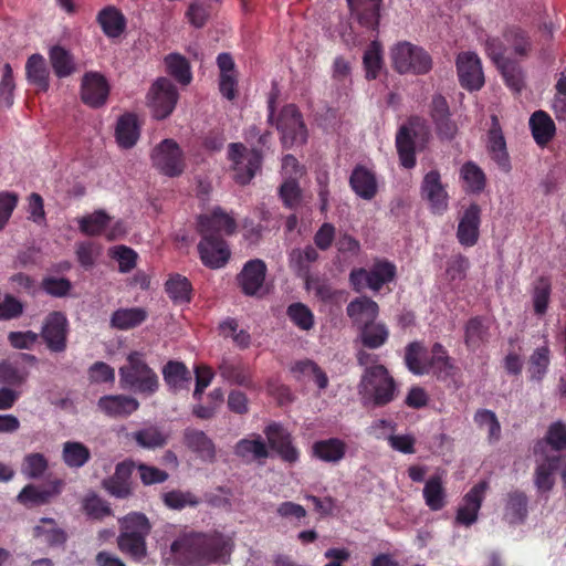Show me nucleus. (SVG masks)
Instances as JSON below:
<instances>
[{
  "mask_svg": "<svg viewBox=\"0 0 566 566\" xmlns=\"http://www.w3.org/2000/svg\"><path fill=\"white\" fill-rule=\"evenodd\" d=\"M460 177L465 184L468 193H480L485 189L486 176L474 161L463 164L460 169Z\"/></svg>",
  "mask_w": 566,
  "mask_h": 566,
  "instance_id": "603ef678",
  "label": "nucleus"
},
{
  "mask_svg": "<svg viewBox=\"0 0 566 566\" xmlns=\"http://www.w3.org/2000/svg\"><path fill=\"white\" fill-rule=\"evenodd\" d=\"M319 258L317 250L312 245H306L304 249H293L290 253V265L295 273L308 279L311 265Z\"/></svg>",
  "mask_w": 566,
  "mask_h": 566,
  "instance_id": "c03bdc74",
  "label": "nucleus"
},
{
  "mask_svg": "<svg viewBox=\"0 0 566 566\" xmlns=\"http://www.w3.org/2000/svg\"><path fill=\"white\" fill-rule=\"evenodd\" d=\"M551 364V350L548 346L536 348L528 359L527 371L530 379L533 381H542L548 371Z\"/></svg>",
  "mask_w": 566,
  "mask_h": 566,
  "instance_id": "5fc2aeb1",
  "label": "nucleus"
},
{
  "mask_svg": "<svg viewBox=\"0 0 566 566\" xmlns=\"http://www.w3.org/2000/svg\"><path fill=\"white\" fill-rule=\"evenodd\" d=\"M347 444L339 438L318 440L312 446V457L332 464L340 462L345 458Z\"/></svg>",
  "mask_w": 566,
  "mask_h": 566,
  "instance_id": "c85d7f7f",
  "label": "nucleus"
},
{
  "mask_svg": "<svg viewBox=\"0 0 566 566\" xmlns=\"http://www.w3.org/2000/svg\"><path fill=\"white\" fill-rule=\"evenodd\" d=\"M270 448L277 453L282 461L290 464L300 459V450L293 444L292 434L277 422L270 423L264 429Z\"/></svg>",
  "mask_w": 566,
  "mask_h": 566,
  "instance_id": "4468645a",
  "label": "nucleus"
},
{
  "mask_svg": "<svg viewBox=\"0 0 566 566\" xmlns=\"http://www.w3.org/2000/svg\"><path fill=\"white\" fill-rule=\"evenodd\" d=\"M358 394L364 406L384 407L395 400L397 382L381 364L366 367L358 384Z\"/></svg>",
  "mask_w": 566,
  "mask_h": 566,
  "instance_id": "7ed1b4c3",
  "label": "nucleus"
},
{
  "mask_svg": "<svg viewBox=\"0 0 566 566\" xmlns=\"http://www.w3.org/2000/svg\"><path fill=\"white\" fill-rule=\"evenodd\" d=\"M117 546L123 554L128 555L136 562L143 560L147 556L146 538H143L142 536L119 533L117 537Z\"/></svg>",
  "mask_w": 566,
  "mask_h": 566,
  "instance_id": "4d7b16f0",
  "label": "nucleus"
},
{
  "mask_svg": "<svg viewBox=\"0 0 566 566\" xmlns=\"http://www.w3.org/2000/svg\"><path fill=\"white\" fill-rule=\"evenodd\" d=\"M222 551V541L205 533L185 534L171 544V552L189 566H207L217 562Z\"/></svg>",
  "mask_w": 566,
  "mask_h": 566,
  "instance_id": "f03ea898",
  "label": "nucleus"
},
{
  "mask_svg": "<svg viewBox=\"0 0 566 566\" xmlns=\"http://www.w3.org/2000/svg\"><path fill=\"white\" fill-rule=\"evenodd\" d=\"M421 195L429 201L434 213L441 214L448 209L449 197L438 170H430L424 175L421 184Z\"/></svg>",
  "mask_w": 566,
  "mask_h": 566,
  "instance_id": "412c9836",
  "label": "nucleus"
},
{
  "mask_svg": "<svg viewBox=\"0 0 566 566\" xmlns=\"http://www.w3.org/2000/svg\"><path fill=\"white\" fill-rule=\"evenodd\" d=\"M29 377V371L24 367L9 360L0 361V384L8 387H19L23 385Z\"/></svg>",
  "mask_w": 566,
  "mask_h": 566,
  "instance_id": "052dcab7",
  "label": "nucleus"
},
{
  "mask_svg": "<svg viewBox=\"0 0 566 566\" xmlns=\"http://www.w3.org/2000/svg\"><path fill=\"white\" fill-rule=\"evenodd\" d=\"M184 442L202 460L213 462L216 459V446L213 441L201 430L187 428L184 431Z\"/></svg>",
  "mask_w": 566,
  "mask_h": 566,
  "instance_id": "2f4dec72",
  "label": "nucleus"
},
{
  "mask_svg": "<svg viewBox=\"0 0 566 566\" xmlns=\"http://www.w3.org/2000/svg\"><path fill=\"white\" fill-rule=\"evenodd\" d=\"M97 406L108 417L118 418L130 416L139 408V402L130 396L107 395L98 399Z\"/></svg>",
  "mask_w": 566,
  "mask_h": 566,
  "instance_id": "cd10ccee",
  "label": "nucleus"
},
{
  "mask_svg": "<svg viewBox=\"0 0 566 566\" xmlns=\"http://www.w3.org/2000/svg\"><path fill=\"white\" fill-rule=\"evenodd\" d=\"M403 359L411 374L432 375L440 381L453 379L459 370L441 343H434L428 350L422 343L411 342L405 348Z\"/></svg>",
  "mask_w": 566,
  "mask_h": 566,
  "instance_id": "f257e3e1",
  "label": "nucleus"
},
{
  "mask_svg": "<svg viewBox=\"0 0 566 566\" xmlns=\"http://www.w3.org/2000/svg\"><path fill=\"white\" fill-rule=\"evenodd\" d=\"M422 495L431 511H440L447 504V492L441 475H431L424 483Z\"/></svg>",
  "mask_w": 566,
  "mask_h": 566,
  "instance_id": "58836bf2",
  "label": "nucleus"
},
{
  "mask_svg": "<svg viewBox=\"0 0 566 566\" xmlns=\"http://www.w3.org/2000/svg\"><path fill=\"white\" fill-rule=\"evenodd\" d=\"M546 446L557 452L566 450V424L563 421L558 420L549 424L544 439L535 443L534 454H547Z\"/></svg>",
  "mask_w": 566,
  "mask_h": 566,
  "instance_id": "f704fd0d",
  "label": "nucleus"
},
{
  "mask_svg": "<svg viewBox=\"0 0 566 566\" xmlns=\"http://www.w3.org/2000/svg\"><path fill=\"white\" fill-rule=\"evenodd\" d=\"M97 21L106 35H120L126 28L124 14L113 6L99 11Z\"/></svg>",
  "mask_w": 566,
  "mask_h": 566,
  "instance_id": "8fccbe9b",
  "label": "nucleus"
},
{
  "mask_svg": "<svg viewBox=\"0 0 566 566\" xmlns=\"http://www.w3.org/2000/svg\"><path fill=\"white\" fill-rule=\"evenodd\" d=\"M489 325L481 316L471 317L464 328V343L469 350L475 352L489 340Z\"/></svg>",
  "mask_w": 566,
  "mask_h": 566,
  "instance_id": "4c0bfd02",
  "label": "nucleus"
},
{
  "mask_svg": "<svg viewBox=\"0 0 566 566\" xmlns=\"http://www.w3.org/2000/svg\"><path fill=\"white\" fill-rule=\"evenodd\" d=\"M352 190L364 200H371L378 192V181L375 171L364 165H356L349 176Z\"/></svg>",
  "mask_w": 566,
  "mask_h": 566,
  "instance_id": "b1692460",
  "label": "nucleus"
},
{
  "mask_svg": "<svg viewBox=\"0 0 566 566\" xmlns=\"http://www.w3.org/2000/svg\"><path fill=\"white\" fill-rule=\"evenodd\" d=\"M397 275L395 263L387 259H375L371 266L353 269L349 283L354 291L361 292L365 287L379 292L385 284L392 282Z\"/></svg>",
  "mask_w": 566,
  "mask_h": 566,
  "instance_id": "39448f33",
  "label": "nucleus"
},
{
  "mask_svg": "<svg viewBox=\"0 0 566 566\" xmlns=\"http://www.w3.org/2000/svg\"><path fill=\"white\" fill-rule=\"evenodd\" d=\"M474 422L479 427H488L490 442L499 441L501 438V424L496 415L489 409H479L474 415Z\"/></svg>",
  "mask_w": 566,
  "mask_h": 566,
  "instance_id": "69168bd1",
  "label": "nucleus"
},
{
  "mask_svg": "<svg viewBox=\"0 0 566 566\" xmlns=\"http://www.w3.org/2000/svg\"><path fill=\"white\" fill-rule=\"evenodd\" d=\"M528 516V497L521 490H512L506 493L503 505V521L509 525L525 523Z\"/></svg>",
  "mask_w": 566,
  "mask_h": 566,
  "instance_id": "5701e85b",
  "label": "nucleus"
},
{
  "mask_svg": "<svg viewBox=\"0 0 566 566\" xmlns=\"http://www.w3.org/2000/svg\"><path fill=\"white\" fill-rule=\"evenodd\" d=\"M83 510L86 515L94 520H102L112 515L109 504L96 494L87 495L83 501Z\"/></svg>",
  "mask_w": 566,
  "mask_h": 566,
  "instance_id": "774afa93",
  "label": "nucleus"
},
{
  "mask_svg": "<svg viewBox=\"0 0 566 566\" xmlns=\"http://www.w3.org/2000/svg\"><path fill=\"white\" fill-rule=\"evenodd\" d=\"M178 99V90L167 77L157 78L147 94V105L157 120L168 118L175 111Z\"/></svg>",
  "mask_w": 566,
  "mask_h": 566,
  "instance_id": "1a4fd4ad",
  "label": "nucleus"
},
{
  "mask_svg": "<svg viewBox=\"0 0 566 566\" xmlns=\"http://www.w3.org/2000/svg\"><path fill=\"white\" fill-rule=\"evenodd\" d=\"M279 197L284 207L289 209H296L302 200V190L298 181L294 177H290L279 188Z\"/></svg>",
  "mask_w": 566,
  "mask_h": 566,
  "instance_id": "680f3d73",
  "label": "nucleus"
},
{
  "mask_svg": "<svg viewBox=\"0 0 566 566\" xmlns=\"http://www.w3.org/2000/svg\"><path fill=\"white\" fill-rule=\"evenodd\" d=\"M534 471V485L538 493H549L555 485V473L560 463V457L555 454H537Z\"/></svg>",
  "mask_w": 566,
  "mask_h": 566,
  "instance_id": "4be33fe9",
  "label": "nucleus"
},
{
  "mask_svg": "<svg viewBox=\"0 0 566 566\" xmlns=\"http://www.w3.org/2000/svg\"><path fill=\"white\" fill-rule=\"evenodd\" d=\"M150 160L159 174L169 178L181 176L187 167L185 153L172 138L157 144L150 153Z\"/></svg>",
  "mask_w": 566,
  "mask_h": 566,
  "instance_id": "0eeeda50",
  "label": "nucleus"
},
{
  "mask_svg": "<svg viewBox=\"0 0 566 566\" xmlns=\"http://www.w3.org/2000/svg\"><path fill=\"white\" fill-rule=\"evenodd\" d=\"M268 268L263 260L252 259L244 263L237 275V283L247 296H258L265 282Z\"/></svg>",
  "mask_w": 566,
  "mask_h": 566,
  "instance_id": "f3484780",
  "label": "nucleus"
},
{
  "mask_svg": "<svg viewBox=\"0 0 566 566\" xmlns=\"http://www.w3.org/2000/svg\"><path fill=\"white\" fill-rule=\"evenodd\" d=\"M488 482L481 481L463 496V504L459 506L455 515V523L463 526H471L478 521L479 511L482 506Z\"/></svg>",
  "mask_w": 566,
  "mask_h": 566,
  "instance_id": "aec40b11",
  "label": "nucleus"
},
{
  "mask_svg": "<svg viewBox=\"0 0 566 566\" xmlns=\"http://www.w3.org/2000/svg\"><path fill=\"white\" fill-rule=\"evenodd\" d=\"M53 492L50 490L40 489L33 484L25 485L18 494L17 500L25 506H35L46 504Z\"/></svg>",
  "mask_w": 566,
  "mask_h": 566,
  "instance_id": "e2e57ef3",
  "label": "nucleus"
},
{
  "mask_svg": "<svg viewBox=\"0 0 566 566\" xmlns=\"http://www.w3.org/2000/svg\"><path fill=\"white\" fill-rule=\"evenodd\" d=\"M167 73L181 85H189L192 73L189 61L179 53H170L165 57Z\"/></svg>",
  "mask_w": 566,
  "mask_h": 566,
  "instance_id": "09e8293b",
  "label": "nucleus"
},
{
  "mask_svg": "<svg viewBox=\"0 0 566 566\" xmlns=\"http://www.w3.org/2000/svg\"><path fill=\"white\" fill-rule=\"evenodd\" d=\"M552 294V281L548 276L541 275L533 283L532 303L534 313L544 316L547 313Z\"/></svg>",
  "mask_w": 566,
  "mask_h": 566,
  "instance_id": "a18cd8bd",
  "label": "nucleus"
},
{
  "mask_svg": "<svg viewBox=\"0 0 566 566\" xmlns=\"http://www.w3.org/2000/svg\"><path fill=\"white\" fill-rule=\"evenodd\" d=\"M416 137L417 133L407 124L401 125L396 134V149L400 165L411 169L416 166Z\"/></svg>",
  "mask_w": 566,
  "mask_h": 566,
  "instance_id": "a878e982",
  "label": "nucleus"
},
{
  "mask_svg": "<svg viewBox=\"0 0 566 566\" xmlns=\"http://www.w3.org/2000/svg\"><path fill=\"white\" fill-rule=\"evenodd\" d=\"M28 81L35 85L40 91L49 90V70L44 57L41 54H32L25 64Z\"/></svg>",
  "mask_w": 566,
  "mask_h": 566,
  "instance_id": "79ce46f5",
  "label": "nucleus"
},
{
  "mask_svg": "<svg viewBox=\"0 0 566 566\" xmlns=\"http://www.w3.org/2000/svg\"><path fill=\"white\" fill-rule=\"evenodd\" d=\"M115 137L122 148L128 149L135 146L139 138V126L135 114L126 113L118 118Z\"/></svg>",
  "mask_w": 566,
  "mask_h": 566,
  "instance_id": "c9c22d12",
  "label": "nucleus"
},
{
  "mask_svg": "<svg viewBox=\"0 0 566 566\" xmlns=\"http://www.w3.org/2000/svg\"><path fill=\"white\" fill-rule=\"evenodd\" d=\"M138 446L147 449L161 448L167 443V437L156 427H148L134 432Z\"/></svg>",
  "mask_w": 566,
  "mask_h": 566,
  "instance_id": "0e129e2a",
  "label": "nucleus"
},
{
  "mask_svg": "<svg viewBox=\"0 0 566 566\" xmlns=\"http://www.w3.org/2000/svg\"><path fill=\"white\" fill-rule=\"evenodd\" d=\"M482 209L476 202H471L459 218L457 239L462 247H474L480 238Z\"/></svg>",
  "mask_w": 566,
  "mask_h": 566,
  "instance_id": "dca6fc26",
  "label": "nucleus"
},
{
  "mask_svg": "<svg viewBox=\"0 0 566 566\" xmlns=\"http://www.w3.org/2000/svg\"><path fill=\"white\" fill-rule=\"evenodd\" d=\"M346 314L358 328L373 323L379 315L378 304L368 296H359L349 302Z\"/></svg>",
  "mask_w": 566,
  "mask_h": 566,
  "instance_id": "393cba45",
  "label": "nucleus"
},
{
  "mask_svg": "<svg viewBox=\"0 0 566 566\" xmlns=\"http://www.w3.org/2000/svg\"><path fill=\"white\" fill-rule=\"evenodd\" d=\"M118 374L123 389L144 396H153L159 389L158 375L146 363L144 355L139 352L128 354L126 364L119 368Z\"/></svg>",
  "mask_w": 566,
  "mask_h": 566,
  "instance_id": "20e7f679",
  "label": "nucleus"
},
{
  "mask_svg": "<svg viewBox=\"0 0 566 566\" xmlns=\"http://www.w3.org/2000/svg\"><path fill=\"white\" fill-rule=\"evenodd\" d=\"M148 317L143 307L118 308L111 316V327L119 331L133 329L142 325Z\"/></svg>",
  "mask_w": 566,
  "mask_h": 566,
  "instance_id": "e433bc0d",
  "label": "nucleus"
},
{
  "mask_svg": "<svg viewBox=\"0 0 566 566\" xmlns=\"http://www.w3.org/2000/svg\"><path fill=\"white\" fill-rule=\"evenodd\" d=\"M75 254L81 266L88 270L95 265L101 254V247L93 241H82L76 243Z\"/></svg>",
  "mask_w": 566,
  "mask_h": 566,
  "instance_id": "338daca9",
  "label": "nucleus"
},
{
  "mask_svg": "<svg viewBox=\"0 0 566 566\" xmlns=\"http://www.w3.org/2000/svg\"><path fill=\"white\" fill-rule=\"evenodd\" d=\"M491 45L494 44L491 43ZM489 50L492 55V61L497 66V69L501 70L506 85L515 92H521L524 86V81L520 66L516 65L512 60L505 62L503 55L493 51L492 46H490Z\"/></svg>",
  "mask_w": 566,
  "mask_h": 566,
  "instance_id": "ea45409f",
  "label": "nucleus"
},
{
  "mask_svg": "<svg viewBox=\"0 0 566 566\" xmlns=\"http://www.w3.org/2000/svg\"><path fill=\"white\" fill-rule=\"evenodd\" d=\"M228 159L232 163L234 181L245 186L261 170L263 153L259 147L248 150L242 143H231L228 147Z\"/></svg>",
  "mask_w": 566,
  "mask_h": 566,
  "instance_id": "423d86ee",
  "label": "nucleus"
},
{
  "mask_svg": "<svg viewBox=\"0 0 566 566\" xmlns=\"http://www.w3.org/2000/svg\"><path fill=\"white\" fill-rule=\"evenodd\" d=\"M168 296L176 304L190 303L192 296V285L190 281L181 275H171L165 284Z\"/></svg>",
  "mask_w": 566,
  "mask_h": 566,
  "instance_id": "3c124183",
  "label": "nucleus"
},
{
  "mask_svg": "<svg viewBox=\"0 0 566 566\" xmlns=\"http://www.w3.org/2000/svg\"><path fill=\"white\" fill-rule=\"evenodd\" d=\"M92 458L91 450L82 442L66 441L63 443L62 460L70 469L84 467Z\"/></svg>",
  "mask_w": 566,
  "mask_h": 566,
  "instance_id": "49530a36",
  "label": "nucleus"
},
{
  "mask_svg": "<svg viewBox=\"0 0 566 566\" xmlns=\"http://www.w3.org/2000/svg\"><path fill=\"white\" fill-rule=\"evenodd\" d=\"M395 70L400 73L426 74L432 67L430 55L409 42L398 43L391 53Z\"/></svg>",
  "mask_w": 566,
  "mask_h": 566,
  "instance_id": "9d476101",
  "label": "nucleus"
},
{
  "mask_svg": "<svg viewBox=\"0 0 566 566\" xmlns=\"http://www.w3.org/2000/svg\"><path fill=\"white\" fill-rule=\"evenodd\" d=\"M198 252L201 262L210 269L223 268L230 259V250L221 235L200 234Z\"/></svg>",
  "mask_w": 566,
  "mask_h": 566,
  "instance_id": "2eb2a0df",
  "label": "nucleus"
},
{
  "mask_svg": "<svg viewBox=\"0 0 566 566\" xmlns=\"http://www.w3.org/2000/svg\"><path fill=\"white\" fill-rule=\"evenodd\" d=\"M486 151L499 169L505 174L512 169L506 140L499 117L491 115V126L486 134Z\"/></svg>",
  "mask_w": 566,
  "mask_h": 566,
  "instance_id": "ddd939ff",
  "label": "nucleus"
},
{
  "mask_svg": "<svg viewBox=\"0 0 566 566\" xmlns=\"http://www.w3.org/2000/svg\"><path fill=\"white\" fill-rule=\"evenodd\" d=\"M276 129L281 134L284 148H293L306 144L308 133L303 116L294 104L285 105L276 119Z\"/></svg>",
  "mask_w": 566,
  "mask_h": 566,
  "instance_id": "6e6552de",
  "label": "nucleus"
},
{
  "mask_svg": "<svg viewBox=\"0 0 566 566\" xmlns=\"http://www.w3.org/2000/svg\"><path fill=\"white\" fill-rule=\"evenodd\" d=\"M358 329L361 344L364 347L369 349H377L381 347L389 338V328L381 322L374 321Z\"/></svg>",
  "mask_w": 566,
  "mask_h": 566,
  "instance_id": "a19ab883",
  "label": "nucleus"
},
{
  "mask_svg": "<svg viewBox=\"0 0 566 566\" xmlns=\"http://www.w3.org/2000/svg\"><path fill=\"white\" fill-rule=\"evenodd\" d=\"M151 531L148 517L140 512H132L119 520V533L147 538Z\"/></svg>",
  "mask_w": 566,
  "mask_h": 566,
  "instance_id": "de8ad7c7",
  "label": "nucleus"
},
{
  "mask_svg": "<svg viewBox=\"0 0 566 566\" xmlns=\"http://www.w3.org/2000/svg\"><path fill=\"white\" fill-rule=\"evenodd\" d=\"M161 374L168 390L175 395L181 390H188L192 379L186 364L179 360H168L163 366Z\"/></svg>",
  "mask_w": 566,
  "mask_h": 566,
  "instance_id": "bb28decb",
  "label": "nucleus"
},
{
  "mask_svg": "<svg viewBox=\"0 0 566 566\" xmlns=\"http://www.w3.org/2000/svg\"><path fill=\"white\" fill-rule=\"evenodd\" d=\"M286 315L301 331H310L314 327L315 317L312 310L304 303L295 302L287 306Z\"/></svg>",
  "mask_w": 566,
  "mask_h": 566,
  "instance_id": "bf43d9fd",
  "label": "nucleus"
},
{
  "mask_svg": "<svg viewBox=\"0 0 566 566\" xmlns=\"http://www.w3.org/2000/svg\"><path fill=\"white\" fill-rule=\"evenodd\" d=\"M197 229L199 234L231 235L237 230L235 220L221 208H216L210 214L198 217Z\"/></svg>",
  "mask_w": 566,
  "mask_h": 566,
  "instance_id": "6ab92c4d",
  "label": "nucleus"
},
{
  "mask_svg": "<svg viewBox=\"0 0 566 566\" xmlns=\"http://www.w3.org/2000/svg\"><path fill=\"white\" fill-rule=\"evenodd\" d=\"M363 64L368 81L376 80L382 67V45L377 40L373 41L364 52Z\"/></svg>",
  "mask_w": 566,
  "mask_h": 566,
  "instance_id": "864d4df0",
  "label": "nucleus"
},
{
  "mask_svg": "<svg viewBox=\"0 0 566 566\" xmlns=\"http://www.w3.org/2000/svg\"><path fill=\"white\" fill-rule=\"evenodd\" d=\"M530 128L534 140L541 147L546 146L556 133L554 120L544 111H536L532 114L530 118Z\"/></svg>",
  "mask_w": 566,
  "mask_h": 566,
  "instance_id": "72a5a7b5",
  "label": "nucleus"
},
{
  "mask_svg": "<svg viewBox=\"0 0 566 566\" xmlns=\"http://www.w3.org/2000/svg\"><path fill=\"white\" fill-rule=\"evenodd\" d=\"M220 376L230 384L242 387H252L250 368L240 359L223 358L218 366Z\"/></svg>",
  "mask_w": 566,
  "mask_h": 566,
  "instance_id": "c756f323",
  "label": "nucleus"
},
{
  "mask_svg": "<svg viewBox=\"0 0 566 566\" xmlns=\"http://www.w3.org/2000/svg\"><path fill=\"white\" fill-rule=\"evenodd\" d=\"M457 74L460 85L469 91H480L485 83L482 63L476 53L460 52L455 60Z\"/></svg>",
  "mask_w": 566,
  "mask_h": 566,
  "instance_id": "9b49d317",
  "label": "nucleus"
},
{
  "mask_svg": "<svg viewBox=\"0 0 566 566\" xmlns=\"http://www.w3.org/2000/svg\"><path fill=\"white\" fill-rule=\"evenodd\" d=\"M111 222V217L104 210H96L78 219L80 231L90 237L102 234Z\"/></svg>",
  "mask_w": 566,
  "mask_h": 566,
  "instance_id": "6e6d98bb",
  "label": "nucleus"
},
{
  "mask_svg": "<svg viewBox=\"0 0 566 566\" xmlns=\"http://www.w3.org/2000/svg\"><path fill=\"white\" fill-rule=\"evenodd\" d=\"M164 504L170 509L180 511L187 506L196 507L200 504V499L190 491L171 490L161 494Z\"/></svg>",
  "mask_w": 566,
  "mask_h": 566,
  "instance_id": "13d9d810",
  "label": "nucleus"
},
{
  "mask_svg": "<svg viewBox=\"0 0 566 566\" xmlns=\"http://www.w3.org/2000/svg\"><path fill=\"white\" fill-rule=\"evenodd\" d=\"M347 2L360 25L369 31L377 29L381 0H347Z\"/></svg>",
  "mask_w": 566,
  "mask_h": 566,
  "instance_id": "7c9ffc66",
  "label": "nucleus"
},
{
  "mask_svg": "<svg viewBox=\"0 0 566 566\" xmlns=\"http://www.w3.org/2000/svg\"><path fill=\"white\" fill-rule=\"evenodd\" d=\"M67 334L66 316L55 311L45 317L40 336L52 353H62L67 346Z\"/></svg>",
  "mask_w": 566,
  "mask_h": 566,
  "instance_id": "f8f14e48",
  "label": "nucleus"
},
{
  "mask_svg": "<svg viewBox=\"0 0 566 566\" xmlns=\"http://www.w3.org/2000/svg\"><path fill=\"white\" fill-rule=\"evenodd\" d=\"M233 452L245 463L252 461L263 463L269 458L268 447L259 434H255L253 439L244 438L239 440L233 448Z\"/></svg>",
  "mask_w": 566,
  "mask_h": 566,
  "instance_id": "473e14b6",
  "label": "nucleus"
},
{
  "mask_svg": "<svg viewBox=\"0 0 566 566\" xmlns=\"http://www.w3.org/2000/svg\"><path fill=\"white\" fill-rule=\"evenodd\" d=\"M50 62L54 74L59 78L67 77L76 71L74 56L61 45H54L49 52Z\"/></svg>",
  "mask_w": 566,
  "mask_h": 566,
  "instance_id": "37998d69",
  "label": "nucleus"
},
{
  "mask_svg": "<svg viewBox=\"0 0 566 566\" xmlns=\"http://www.w3.org/2000/svg\"><path fill=\"white\" fill-rule=\"evenodd\" d=\"M109 94V85L106 78L97 72L84 74L81 84V98L84 104L98 108L103 106Z\"/></svg>",
  "mask_w": 566,
  "mask_h": 566,
  "instance_id": "a211bd4d",
  "label": "nucleus"
}]
</instances>
